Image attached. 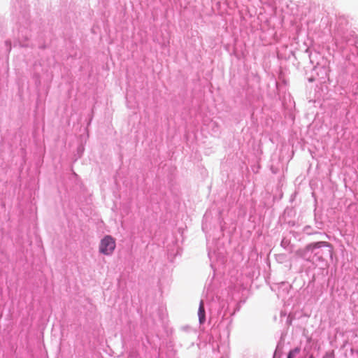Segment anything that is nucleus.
<instances>
[{
  "label": "nucleus",
  "mask_w": 358,
  "mask_h": 358,
  "mask_svg": "<svg viewBox=\"0 0 358 358\" xmlns=\"http://www.w3.org/2000/svg\"><path fill=\"white\" fill-rule=\"evenodd\" d=\"M306 338H307V339H306L307 345L304 347L303 351V352H301V354H306V352H308V355H306V357H308V358H314L313 354L310 352V348L313 345L312 341H311V337H306Z\"/></svg>",
  "instance_id": "20e7f679"
},
{
  "label": "nucleus",
  "mask_w": 358,
  "mask_h": 358,
  "mask_svg": "<svg viewBox=\"0 0 358 358\" xmlns=\"http://www.w3.org/2000/svg\"><path fill=\"white\" fill-rule=\"evenodd\" d=\"M116 247V243L114 238L111 236H105L100 241L99 250L104 255H111Z\"/></svg>",
  "instance_id": "f257e3e1"
},
{
  "label": "nucleus",
  "mask_w": 358,
  "mask_h": 358,
  "mask_svg": "<svg viewBox=\"0 0 358 358\" xmlns=\"http://www.w3.org/2000/svg\"><path fill=\"white\" fill-rule=\"evenodd\" d=\"M217 350L219 352L222 354L220 358H229V345L228 341H224V344L222 345H217Z\"/></svg>",
  "instance_id": "7ed1b4c3"
},
{
  "label": "nucleus",
  "mask_w": 358,
  "mask_h": 358,
  "mask_svg": "<svg viewBox=\"0 0 358 358\" xmlns=\"http://www.w3.org/2000/svg\"><path fill=\"white\" fill-rule=\"evenodd\" d=\"M198 315L199 317V321L201 323L203 322L205 320V310L203 302L201 301L199 305Z\"/></svg>",
  "instance_id": "423d86ee"
},
{
  "label": "nucleus",
  "mask_w": 358,
  "mask_h": 358,
  "mask_svg": "<svg viewBox=\"0 0 358 358\" xmlns=\"http://www.w3.org/2000/svg\"><path fill=\"white\" fill-rule=\"evenodd\" d=\"M327 245H328V243L327 242H325V241H320V242H317V243H310V244L308 245L306 247V250H313L315 248H321L322 246H327Z\"/></svg>",
  "instance_id": "39448f33"
},
{
  "label": "nucleus",
  "mask_w": 358,
  "mask_h": 358,
  "mask_svg": "<svg viewBox=\"0 0 358 358\" xmlns=\"http://www.w3.org/2000/svg\"><path fill=\"white\" fill-rule=\"evenodd\" d=\"M308 354V352L306 354H301V348L296 347L289 352L287 358H306Z\"/></svg>",
  "instance_id": "f03ea898"
},
{
  "label": "nucleus",
  "mask_w": 358,
  "mask_h": 358,
  "mask_svg": "<svg viewBox=\"0 0 358 358\" xmlns=\"http://www.w3.org/2000/svg\"><path fill=\"white\" fill-rule=\"evenodd\" d=\"M307 250H306V248L303 250H299L296 252V254L299 256V257H303L305 254V252H306Z\"/></svg>",
  "instance_id": "0eeeda50"
}]
</instances>
